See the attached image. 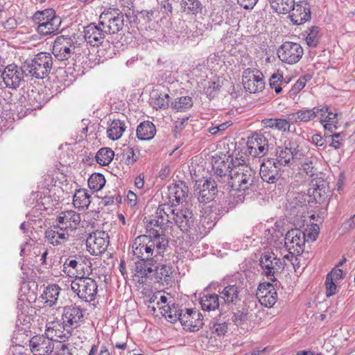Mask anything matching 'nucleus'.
Returning <instances> with one entry per match:
<instances>
[{"label":"nucleus","instance_id":"1","mask_svg":"<svg viewBox=\"0 0 355 355\" xmlns=\"http://www.w3.org/2000/svg\"><path fill=\"white\" fill-rule=\"evenodd\" d=\"M244 161L235 158L230 171L228 181L224 183L225 190L242 192L249 194L256 189L255 171L250 166L242 163Z\"/></svg>","mask_w":355,"mask_h":355},{"label":"nucleus","instance_id":"2","mask_svg":"<svg viewBox=\"0 0 355 355\" xmlns=\"http://www.w3.org/2000/svg\"><path fill=\"white\" fill-rule=\"evenodd\" d=\"M147 229L149 235L137 236L132 245V253L138 259L155 258L163 253L168 245L167 239L159 230Z\"/></svg>","mask_w":355,"mask_h":355},{"label":"nucleus","instance_id":"3","mask_svg":"<svg viewBox=\"0 0 355 355\" xmlns=\"http://www.w3.org/2000/svg\"><path fill=\"white\" fill-rule=\"evenodd\" d=\"M308 148L300 145L296 139H291L284 141V146L276 149L274 158H271L275 164L282 167L291 166L297 160L306 159Z\"/></svg>","mask_w":355,"mask_h":355},{"label":"nucleus","instance_id":"4","mask_svg":"<svg viewBox=\"0 0 355 355\" xmlns=\"http://www.w3.org/2000/svg\"><path fill=\"white\" fill-rule=\"evenodd\" d=\"M34 21L38 24L37 33L42 36H52L60 33L61 18L56 15L52 8L38 10L33 15Z\"/></svg>","mask_w":355,"mask_h":355},{"label":"nucleus","instance_id":"5","mask_svg":"<svg viewBox=\"0 0 355 355\" xmlns=\"http://www.w3.org/2000/svg\"><path fill=\"white\" fill-rule=\"evenodd\" d=\"M53 58L51 55L46 52L37 53L30 62L24 65L26 71L37 79L46 78L52 69Z\"/></svg>","mask_w":355,"mask_h":355},{"label":"nucleus","instance_id":"6","mask_svg":"<svg viewBox=\"0 0 355 355\" xmlns=\"http://www.w3.org/2000/svg\"><path fill=\"white\" fill-rule=\"evenodd\" d=\"M71 288L79 298L85 302L93 301L98 291L96 282L88 277L76 278L71 282Z\"/></svg>","mask_w":355,"mask_h":355},{"label":"nucleus","instance_id":"7","mask_svg":"<svg viewBox=\"0 0 355 355\" xmlns=\"http://www.w3.org/2000/svg\"><path fill=\"white\" fill-rule=\"evenodd\" d=\"M259 265L262 274L273 282L277 281V276L284 268V262L271 252H266L261 255Z\"/></svg>","mask_w":355,"mask_h":355},{"label":"nucleus","instance_id":"8","mask_svg":"<svg viewBox=\"0 0 355 355\" xmlns=\"http://www.w3.org/2000/svg\"><path fill=\"white\" fill-rule=\"evenodd\" d=\"M98 21L107 33L115 34L123 28L124 17L119 10L110 8L101 14Z\"/></svg>","mask_w":355,"mask_h":355},{"label":"nucleus","instance_id":"9","mask_svg":"<svg viewBox=\"0 0 355 355\" xmlns=\"http://www.w3.org/2000/svg\"><path fill=\"white\" fill-rule=\"evenodd\" d=\"M235 159L224 155L223 157L215 156L212 157L211 164L214 174L212 178L219 183L224 184L228 181L230 171L232 170V162Z\"/></svg>","mask_w":355,"mask_h":355},{"label":"nucleus","instance_id":"10","mask_svg":"<svg viewBox=\"0 0 355 355\" xmlns=\"http://www.w3.org/2000/svg\"><path fill=\"white\" fill-rule=\"evenodd\" d=\"M304 54L300 44L292 42H284L277 50V55L283 62L288 64L298 62Z\"/></svg>","mask_w":355,"mask_h":355},{"label":"nucleus","instance_id":"11","mask_svg":"<svg viewBox=\"0 0 355 355\" xmlns=\"http://www.w3.org/2000/svg\"><path fill=\"white\" fill-rule=\"evenodd\" d=\"M242 82L245 89L250 93L261 92L265 87L263 75L256 69H245L243 71Z\"/></svg>","mask_w":355,"mask_h":355},{"label":"nucleus","instance_id":"12","mask_svg":"<svg viewBox=\"0 0 355 355\" xmlns=\"http://www.w3.org/2000/svg\"><path fill=\"white\" fill-rule=\"evenodd\" d=\"M109 236L104 231H96L89 235L86 240L88 252L92 255H99L104 252L109 243Z\"/></svg>","mask_w":355,"mask_h":355},{"label":"nucleus","instance_id":"13","mask_svg":"<svg viewBox=\"0 0 355 355\" xmlns=\"http://www.w3.org/2000/svg\"><path fill=\"white\" fill-rule=\"evenodd\" d=\"M1 77L6 86L10 89L19 88L24 81V69L16 64L7 65L3 71H1Z\"/></svg>","mask_w":355,"mask_h":355},{"label":"nucleus","instance_id":"14","mask_svg":"<svg viewBox=\"0 0 355 355\" xmlns=\"http://www.w3.org/2000/svg\"><path fill=\"white\" fill-rule=\"evenodd\" d=\"M224 189V184L216 182L214 178L207 179L202 185L196 189L198 200L201 203L210 202L219 189Z\"/></svg>","mask_w":355,"mask_h":355},{"label":"nucleus","instance_id":"15","mask_svg":"<svg viewBox=\"0 0 355 355\" xmlns=\"http://www.w3.org/2000/svg\"><path fill=\"white\" fill-rule=\"evenodd\" d=\"M76 46L70 37L61 35L58 37L53 46V53L61 61L68 60L75 53Z\"/></svg>","mask_w":355,"mask_h":355},{"label":"nucleus","instance_id":"16","mask_svg":"<svg viewBox=\"0 0 355 355\" xmlns=\"http://www.w3.org/2000/svg\"><path fill=\"white\" fill-rule=\"evenodd\" d=\"M304 234L300 229L295 228L289 230L285 236V245L289 253L300 255L304 250L305 239Z\"/></svg>","mask_w":355,"mask_h":355},{"label":"nucleus","instance_id":"17","mask_svg":"<svg viewBox=\"0 0 355 355\" xmlns=\"http://www.w3.org/2000/svg\"><path fill=\"white\" fill-rule=\"evenodd\" d=\"M45 335L53 342L58 341L61 344L71 336V328L64 322L52 321L46 324Z\"/></svg>","mask_w":355,"mask_h":355},{"label":"nucleus","instance_id":"18","mask_svg":"<svg viewBox=\"0 0 355 355\" xmlns=\"http://www.w3.org/2000/svg\"><path fill=\"white\" fill-rule=\"evenodd\" d=\"M106 33L99 23H91L84 28L85 40L91 46H98L105 42L109 44V42L105 40Z\"/></svg>","mask_w":355,"mask_h":355},{"label":"nucleus","instance_id":"19","mask_svg":"<svg viewBox=\"0 0 355 355\" xmlns=\"http://www.w3.org/2000/svg\"><path fill=\"white\" fill-rule=\"evenodd\" d=\"M249 154L254 157H261L268 151V140L261 134L254 133L247 141Z\"/></svg>","mask_w":355,"mask_h":355},{"label":"nucleus","instance_id":"20","mask_svg":"<svg viewBox=\"0 0 355 355\" xmlns=\"http://www.w3.org/2000/svg\"><path fill=\"white\" fill-rule=\"evenodd\" d=\"M31 352L34 355H48L54 349V343L48 336L37 335L29 340Z\"/></svg>","mask_w":355,"mask_h":355},{"label":"nucleus","instance_id":"21","mask_svg":"<svg viewBox=\"0 0 355 355\" xmlns=\"http://www.w3.org/2000/svg\"><path fill=\"white\" fill-rule=\"evenodd\" d=\"M173 205L174 203H172L171 205L168 203L160 205L155 211L154 218L148 222L147 228L155 230V227H159L158 230L162 232V235H164L163 232L166 228V222H164V220L166 218L167 212L170 214L173 213Z\"/></svg>","mask_w":355,"mask_h":355},{"label":"nucleus","instance_id":"22","mask_svg":"<svg viewBox=\"0 0 355 355\" xmlns=\"http://www.w3.org/2000/svg\"><path fill=\"white\" fill-rule=\"evenodd\" d=\"M256 296L261 305L268 308L272 307L277 300L276 290L269 282L259 284Z\"/></svg>","mask_w":355,"mask_h":355},{"label":"nucleus","instance_id":"23","mask_svg":"<svg viewBox=\"0 0 355 355\" xmlns=\"http://www.w3.org/2000/svg\"><path fill=\"white\" fill-rule=\"evenodd\" d=\"M69 238V234L66 226L53 225L45 231V239L54 246L64 244Z\"/></svg>","mask_w":355,"mask_h":355},{"label":"nucleus","instance_id":"24","mask_svg":"<svg viewBox=\"0 0 355 355\" xmlns=\"http://www.w3.org/2000/svg\"><path fill=\"white\" fill-rule=\"evenodd\" d=\"M291 11V20L295 25L303 24L311 19V8L305 1L295 3Z\"/></svg>","mask_w":355,"mask_h":355},{"label":"nucleus","instance_id":"25","mask_svg":"<svg viewBox=\"0 0 355 355\" xmlns=\"http://www.w3.org/2000/svg\"><path fill=\"white\" fill-rule=\"evenodd\" d=\"M281 168L272 160L268 159L261 166L260 176L264 182L269 184L275 183L281 176L279 173Z\"/></svg>","mask_w":355,"mask_h":355},{"label":"nucleus","instance_id":"26","mask_svg":"<svg viewBox=\"0 0 355 355\" xmlns=\"http://www.w3.org/2000/svg\"><path fill=\"white\" fill-rule=\"evenodd\" d=\"M83 311L80 306L70 305L64 307L62 311L63 322L71 329L77 327L83 320Z\"/></svg>","mask_w":355,"mask_h":355},{"label":"nucleus","instance_id":"27","mask_svg":"<svg viewBox=\"0 0 355 355\" xmlns=\"http://www.w3.org/2000/svg\"><path fill=\"white\" fill-rule=\"evenodd\" d=\"M181 316L178 319L180 323L190 328L191 331L199 330L202 325V320L200 319V314L192 309H182Z\"/></svg>","mask_w":355,"mask_h":355},{"label":"nucleus","instance_id":"28","mask_svg":"<svg viewBox=\"0 0 355 355\" xmlns=\"http://www.w3.org/2000/svg\"><path fill=\"white\" fill-rule=\"evenodd\" d=\"M175 225L182 231L189 232L194 226L195 218L188 208H176Z\"/></svg>","mask_w":355,"mask_h":355},{"label":"nucleus","instance_id":"29","mask_svg":"<svg viewBox=\"0 0 355 355\" xmlns=\"http://www.w3.org/2000/svg\"><path fill=\"white\" fill-rule=\"evenodd\" d=\"M189 189L186 183L179 181L168 187V198L170 202L178 204L182 203L188 196Z\"/></svg>","mask_w":355,"mask_h":355},{"label":"nucleus","instance_id":"30","mask_svg":"<svg viewBox=\"0 0 355 355\" xmlns=\"http://www.w3.org/2000/svg\"><path fill=\"white\" fill-rule=\"evenodd\" d=\"M157 261L155 258L139 259L135 262V275L140 278H146L153 275Z\"/></svg>","mask_w":355,"mask_h":355},{"label":"nucleus","instance_id":"31","mask_svg":"<svg viewBox=\"0 0 355 355\" xmlns=\"http://www.w3.org/2000/svg\"><path fill=\"white\" fill-rule=\"evenodd\" d=\"M56 221L58 223V225L66 226L67 231H68L69 229L76 227V225L80 222V216L76 211L69 210L60 213L57 217Z\"/></svg>","mask_w":355,"mask_h":355},{"label":"nucleus","instance_id":"32","mask_svg":"<svg viewBox=\"0 0 355 355\" xmlns=\"http://www.w3.org/2000/svg\"><path fill=\"white\" fill-rule=\"evenodd\" d=\"M154 273L156 281L163 285H169L172 282L173 266L170 264L155 266Z\"/></svg>","mask_w":355,"mask_h":355},{"label":"nucleus","instance_id":"33","mask_svg":"<svg viewBox=\"0 0 355 355\" xmlns=\"http://www.w3.org/2000/svg\"><path fill=\"white\" fill-rule=\"evenodd\" d=\"M240 288H241L236 284L228 285L220 292L219 297L223 300L225 304H236V302L240 300L239 297Z\"/></svg>","mask_w":355,"mask_h":355},{"label":"nucleus","instance_id":"34","mask_svg":"<svg viewBox=\"0 0 355 355\" xmlns=\"http://www.w3.org/2000/svg\"><path fill=\"white\" fill-rule=\"evenodd\" d=\"M155 134V126L149 121H144L137 126V137L140 140H150Z\"/></svg>","mask_w":355,"mask_h":355},{"label":"nucleus","instance_id":"35","mask_svg":"<svg viewBox=\"0 0 355 355\" xmlns=\"http://www.w3.org/2000/svg\"><path fill=\"white\" fill-rule=\"evenodd\" d=\"M288 119L292 123L309 122L315 119V107L312 109H302L288 114Z\"/></svg>","mask_w":355,"mask_h":355},{"label":"nucleus","instance_id":"36","mask_svg":"<svg viewBox=\"0 0 355 355\" xmlns=\"http://www.w3.org/2000/svg\"><path fill=\"white\" fill-rule=\"evenodd\" d=\"M125 129L126 125L123 121L114 119L107 130V137L113 141L117 140L121 137Z\"/></svg>","mask_w":355,"mask_h":355},{"label":"nucleus","instance_id":"37","mask_svg":"<svg viewBox=\"0 0 355 355\" xmlns=\"http://www.w3.org/2000/svg\"><path fill=\"white\" fill-rule=\"evenodd\" d=\"M90 202V196L85 189H80L76 191L73 198V204L76 208L87 209Z\"/></svg>","mask_w":355,"mask_h":355},{"label":"nucleus","instance_id":"38","mask_svg":"<svg viewBox=\"0 0 355 355\" xmlns=\"http://www.w3.org/2000/svg\"><path fill=\"white\" fill-rule=\"evenodd\" d=\"M60 288L56 284H52L47 286L42 295L41 297L45 300V303L52 306L57 302L58 296L60 295Z\"/></svg>","mask_w":355,"mask_h":355},{"label":"nucleus","instance_id":"39","mask_svg":"<svg viewBox=\"0 0 355 355\" xmlns=\"http://www.w3.org/2000/svg\"><path fill=\"white\" fill-rule=\"evenodd\" d=\"M273 10L279 14L289 13L294 6V0H268Z\"/></svg>","mask_w":355,"mask_h":355},{"label":"nucleus","instance_id":"40","mask_svg":"<svg viewBox=\"0 0 355 355\" xmlns=\"http://www.w3.org/2000/svg\"><path fill=\"white\" fill-rule=\"evenodd\" d=\"M180 6L182 10L187 15H197L202 10V4L199 0H182Z\"/></svg>","mask_w":355,"mask_h":355},{"label":"nucleus","instance_id":"41","mask_svg":"<svg viewBox=\"0 0 355 355\" xmlns=\"http://www.w3.org/2000/svg\"><path fill=\"white\" fill-rule=\"evenodd\" d=\"M200 303L204 311H214L219 307V297L216 294L204 295Z\"/></svg>","mask_w":355,"mask_h":355},{"label":"nucleus","instance_id":"42","mask_svg":"<svg viewBox=\"0 0 355 355\" xmlns=\"http://www.w3.org/2000/svg\"><path fill=\"white\" fill-rule=\"evenodd\" d=\"M290 122L291 121L288 119H269L263 121L266 128H270L283 132L290 130Z\"/></svg>","mask_w":355,"mask_h":355},{"label":"nucleus","instance_id":"43","mask_svg":"<svg viewBox=\"0 0 355 355\" xmlns=\"http://www.w3.org/2000/svg\"><path fill=\"white\" fill-rule=\"evenodd\" d=\"M309 196H313L317 200L318 198H322L326 194L325 182L323 180H315L312 181L311 187L308 190Z\"/></svg>","mask_w":355,"mask_h":355},{"label":"nucleus","instance_id":"44","mask_svg":"<svg viewBox=\"0 0 355 355\" xmlns=\"http://www.w3.org/2000/svg\"><path fill=\"white\" fill-rule=\"evenodd\" d=\"M161 313L165 318H167L171 322L177 321L181 316V311L178 306L173 304L171 306L169 305H163L159 307Z\"/></svg>","mask_w":355,"mask_h":355},{"label":"nucleus","instance_id":"45","mask_svg":"<svg viewBox=\"0 0 355 355\" xmlns=\"http://www.w3.org/2000/svg\"><path fill=\"white\" fill-rule=\"evenodd\" d=\"M114 151L110 148H101L96 155V160L101 166L108 165L113 159Z\"/></svg>","mask_w":355,"mask_h":355},{"label":"nucleus","instance_id":"46","mask_svg":"<svg viewBox=\"0 0 355 355\" xmlns=\"http://www.w3.org/2000/svg\"><path fill=\"white\" fill-rule=\"evenodd\" d=\"M193 105V100L190 96L177 98L171 103V107L177 112H185Z\"/></svg>","mask_w":355,"mask_h":355},{"label":"nucleus","instance_id":"47","mask_svg":"<svg viewBox=\"0 0 355 355\" xmlns=\"http://www.w3.org/2000/svg\"><path fill=\"white\" fill-rule=\"evenodd\" d=\"M286 83L284 80L283 74L277 71L274 73L269 79V85L271 89H274L276 94H279L282 91V86Z\"/></svg>","mask_w":355,"mask_h":355},{"label":"nucleus","instance_id":"48","mask_svg":"<svg viewBox=\"0 0 355 355\" xmlns=\"http://www.w3.org/2000/svg\"><path fill=\"white\" fill-rule=\"evenodd\" d=\"M106 181L101 173H93L88 180V186L91 189L98 191L103 189Z\"/></svg>","mask_w":355,"mask_h":355},{"label":"nucleus","instance_id":"49","mask_svg":"<svg viewBox=\"0 0 355 355\" xmlns=\"http://www.w3.org/2000/svg\"><path fill=\"white\" fill-rule=\"evenodd\" d=\"M170 96L167 94H159L152 101L153 107L158 109H166L168 107Z\"/></svg>","mask_w":355,"mask_h":355},{"label":"nucleus","instance_id":"50","mask_svg":"<svg viewBox=\"0 0 355 355\" xmlns=\"http://www.w3.org/2000/svg\"><path fill=\"white\" fill-rule=\"evenodd\" d=\"M319 28L313 26L309 29V32L306 37V42L309 46L315 47L319 42Z\"/></svg>","mask_w":355,"mask_h":355},{"label":"nucleus","instance_id":"51","mask_svg":"<svg viewBox=\"0 0 355 355\" xmlns=\"http://www.w3.org/2000/svg\"><path fill=\"white\" fill-rule=\"evenodd\" d=\"M319 226L317 224H311L309 228L302 231L303 234H304V239H305V243L315 241L319 234Z\"/></svg>","mask_w":355,"mask_h":355},{"label":"nucleus","instance_id":"52","mask_svg":"<svg viewBox=\"0 0 355 355\" xmlns=\"http://www.w3.org/2000/svg\"><path fill=\"white\" fill-rule=\"evenodd\" d=\"M309 150H308L306 159H304L303 160H298L302 164V170L309 176H313L314 174L313 172V162L311 160V157L309 156Z\"/></svg>","mask_w":355,"mask_h":355},{"label":"nucleus","instance_id":"53","mask_svg":"<svg viewBox=\"0 0 355 355\" xmlns=\"http://www.w3.org/2000/svg\"><path fill=\"white\" fill-rule=\"evenodd\" d=\"M123 156L125 164L128 165L133 164L138 159V156L135 155L133 148L129 146H126L123 149Z\"/></svg>","mask_w":355,"mask_h":355},{"label":"nucleus","instance_id":"54","mask_svg":"<svg viewBox=\"0 0 355 355\" xmlns=\"http://www.w3.org/2000/svg\"><path fill=\"white\" fill-rule=\"evenodd\" d=\"M327 106H318L315 107V118L318 117L320 119V122L323 124L327 119L328 114Z\"/></svg>","mask_w":355,"mask_h":355},{"label":"nucleus","instance_id":"55","mask_svg":"<svg viewBox=\"0 0 355 355\" xmlns=\"http://www.w3.org/2000/svg\"><path fill=\"white\" fill-rule=\"evenodd\" d=\"M213 332L216 334L218 336H223L227 331V324L226 322L223 323H213V325L211 327Z\"/></svg>","mask_w":355,"mask_h":355},{"label":"nucleus","instance_id":"56","mask_svg":"<svg viewBox=\"0 0 355 355\" xmlns=\"http://www.w3.org/2000/svg\"><path fill=\"white\" fill-rule=\"evenodd\" d=\"M307 79L305 76L300 77L297 82L295 83V85L292 87L290 92L291 94H295L298 93L300 90H302L304 86L306 85Z\"/></svg>","mask_w":355,"mask_h":355},{"label":"nucleus","instance_id":"57","mask_svg":"<svg viewBox=\"0 0 355 355\" xmlns=\"http://www.w3.org/2000/svg\"><path fill=\"white\" fill-rule=\"evenodd\" d=\"M336 283L337 282H336L335 281H334L332 279L328 280L327 277H326V282H325L326 295L327 297L332 296L336 293V292H337V286L336 284Z\"/></svg>","mask_w":355,"mask_h":355},{"label":"nucleus","instance_id":"58","mask_svg":"<svg viewBox=\"0 0 355 355\" xmlns=\"http://www.w3.org/2000/svg\"><path fill=\"white\" fill-rule=\"evenodd\" d=\"M230 121H227L219 125H212L208 130L209 132L211 135H216L218 132H223L231 125Z\"/></svg>","mask_w":355,"mask_h":355},{"label":"nucleus","instance_id":"59","mask_svg":"<svg viewBox=\"0 0 355 355\" xmlns=\"http://www.w3.org/2000/svg\"><path fill=\"white\" fill-rule=\"evenodd\" d=\"M327 277L328 280L332 279L336 282H338V281L343 278V270L336 268L327 274Z\"/></svg>","mask_w":355,"mask_h":355},{"label":"nucleus","instance_id":"60","mask_svg":"<svg viewBox=\"0 0 355 355\" xmlns=\"http://www.w3.org/2000/svg\"><path fill=\"white\" fill-rule=\"evenodd\" d=\"M216 202H211V205H210V207L213 209L211 210V213H210V218H214V220H216V219H218L219 217L224 214L225 213H226L227 211H226L225 209H220V208H217L216 207L214 206V205L215 204Z\"/></svg>","mask_w":355,"mask_h":355},{"label":"nucleus","instance_id":"61","mask_svg":"<svg viewBox=\"0 0 355 355\" xmlns=\"http://www.w3.org/2000/svg\"><path fill=\"white\" fill-rule=\"evenodd\" d=\"M17 26V21L13 17H10L6 21H2V26L6 31L15 29Z\"/></svg>","mask_w":355,"mask_h":355},{"label":"nucleus","instance_id":"62","mask_svg":"<svg viewBox=\"0 0 355 355\" xmlns=\"http://www.w3.org/2000/svg\"><path fill=\"white\" fill-rule=\"evenodd\" d=\"M258 0H237V3L245 9H252Z\"/></svg>","mask_w":355,"mask_h":355},{"label":"nucleus","instance_id":"63","mask_svg":"<svg viewBox=\"0 0 355 355\" xmlns=\"http://www.w3.org/2000/svg\"><path fill=\"white\" fill-rule=\"evenodd\" d=\"M175 206V205L173 206V213L167 212L166 218L164 220V222H166V227H169L170 225L175 224L176 208Z\"/></svg>","mask_w":355,"mask_h":355},{"label":"nucleus","instance_id":"64","mask_svg":"<svg viewBox=\"0 0 355 355\" xmlns=\"http://www.w3.org/2000/svg\"><path fill=\"white\" fill-rule=\"evenodd\" d=\"M60 347L58 348V350L55 352V355H73V354L71 352L69 347L61 343Z\"/></svg>","mask_w":355,"mask_h":355}]
</instances>
